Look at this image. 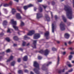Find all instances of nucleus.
I'll return each mask as SVG.
<instances>
[{
  "instance_id": "obj_64",
  "label": "nucleus",
  "mask_w": 74,
  "mask_h": 74,
  "mask_svg": "<svg viewBox=\"0 0 74 74\" xmlns=\"http://www.w3.org/2000/svg\"><path fill=\"white\" fill-rule=\"evenodd\" d=\"M72 63H74V61H72Z\"/></svg>"
},
{
  "instance_id": "obj_50",
  "label": "nucleus",
  "mask_w": 74,
  "mask_h": 74,
  "mask_svg": "<svg viewBox=\"0 0 74 74\" xmlns=\"http://www.w3.org/2000/svg\"><path fill=\"white\" fill-rule=\"evenodd\" d=\"M51 18H53V14H52V12H51Z\"/></svg>"
},
{
  "instance_id": "obj_15",
  "label": "nucleus",
  "mask_w": 74,
  "mask_h": 74,
  "mask_svg": "<svg viewBox=\"0 0 74 74\" xmlns=\"http://www.w3.org/2000/svg\"><path fill=\"white\" fill-rule=\"evenodd\" d=\"M22 7H16V9L18 11L21 12V14H22Z\"/></svg>"
},
{
  "instance_id": "obj_45",
  "label": "nucleus",
  "mask_w": 74,
  "mask_h": 74,
  "mask_svg": "<svg viewBox=\"0 0 74 74\" xmlns=\"http://www.w3.org/2000/svg\"><path fill=\"white\" fill-rule=\"evenodd\" d=\"M55 19H56V20L58 19V17L57 16L55 15Z\"/></svg>"
},
{
  "instance_id": "obj_42",
  "label": "nucleus",
  "mask_w": 74,
  "mask_h": 74,
  "mask_svg": "<svg viewBox=\"0 0 74 74\" xmlns=\"http://www.w3.org/2000/svg\"><path fill=\"white\" fill-rule=\"evenodd\" d=\"M24 72H25V73H29V71H28L27 69H25L24 70Z\"/></svg>"
},
{
  "instance_id": "obj_58",
  "label": "nucleus",
  "mask_w": 74,
  "mask_h": 74,
  "mask_svg": "<svg viewBox=\"0 0 74 74\" xmlns=\"http://www.w3.org/2000/svg\"><path fill=\"white\" fill-rule=\"evenodd\" d=\"M30 74H34V73H33V72L32 71H31L30 72Z\"/></svg>"
},
{
  "instance_id": "obj_14",
  "label": "nucleus",
  "mask_w": 74,
  "mask_h": 74,
  "mask_svg": "<svg viewBox=\"0 0 74 74\" xmlns=\"http://www.w3.org/2000/svg\"><path fill=\"white\" fill-rule=\"evenodd\" d=\"M12 2L10 1V2L9 3L4 4H3V7H8V6H9V5H12Z\"/></svg>"
},
{
  "instance_id": "obj_43",
  "label": "nucleus",
  "mask_w": 74,
  "mask_h": 74,
  "mask_svg": "<svg viewBox=\"0 0 74 74\" xmlns=\"http://www.w3.org/2000/svg\"><path fill=\"white\" fill-rule=\"evenodd\" d=\"M73 42H71L70 41H69L68 42V44H69L70 45V44H72Z\"/></svg>"
},
{
  "instance_id": "obj_62",
  "label": "nucleus",
  "mask_w": 74,
  "mask_h": 74,
  "mask_svg": "<svg viewBox=\"0 0 74 74\" xmlns=\"http://www.w3.org/2000/svg\"><path fill=\"white\" fill-rule=\"evenodd\" d=\"M65 45L66 46L67 45V43L66 42L65 43Z\"/></svg>"
},
{
  "instance_id": "obj_9",
  "label": "nucleus",
  "mask_w": 74,
  "mask_h": 74,
  "mask_svg": "<svg viewBox=\"0 0 74 74\" xmlns=\"http://www.w3.org/2000/svg\"><path fill=\"white\" fill-rule=\"evenodd\" d=\"M40 34H35V35L34 36V39H38L39 38H40Z\"/></svg>"
},
{
  "instance_id": "obj_56",
  "label": "nucleus",
  "mask_w": 74,
  "mask_h": 74,
  "mask_svg": "<svg viewBox=\"0 0 74 74\" xmlns=\"http://www.w3.org/2000/svg\"><path fill=\"white\" fill-rule=\"evenodd\" d=\"M70 54H74V52H71Z\"/></svg>"
},
{
  "instance_id": "obj_24",
  "label": "nucleus",
  "mask_w": 74,
  "mask_h": 74,
  "mask_svg": "<svg viewBox=\"0 0 74 74\" xmlns=\"http://www.w3.org/2000/svg\"><path fill=\"white\" fill-rule=\"evenodd\" d=\"M62 18L64 22H66V21H67V19L65 17H64V15L62 16Z\"/></svg>"
},
{
  "instance_id": "obj_25",
  "label": "nucleus",
  "mask_w": 74,
  "mask_h": 74,
  "mask_svg": "<svg viewBox=\"0 0 74 74\" xmlns=\"http://www.w3.org/2000/svg\"><path fill=\"white\" fill-rule=\"evenodd\" d=\"M13 39L14 40H15V41H18V40H19V38L16 36H14L13 37Z\"/></svg>"
},
{
  "instance_id": "obj_63",
  "label": "nucleus",
  "mask_w": 74,
  "mask_h": 74,
  "mask_svg": "<svg viewBox=\"0 0 74 74\" xmlns=\"http://www.w3.org/2000/svg\"><path fill=\"white\" fill-rule=\"evenodd\" d=\"M68 73H69V72H67L65 74H68Z\"/></svg>"
},
{
  "instance_id": "obj_60",
  "label": "nucleus",
  "mask_w": 74,
  "mask_h": 74,
  "mask_svg": "<svg viewBox=\"0 0 74 74\" xmlns=\"http://www.w3.org/2000/svg\"><path fill=\"white\" fill-rule=\"evenodd\" d=\"M30 44V43H28L27 45V46H28V45H29Z\"/></svg>"
},
{
  "instance_id": "obj_6",
  "label": "nucleus",
  "mask_w": 74,
  "mask_h": 74,
  "mask_svg": "<svg viewBox=\"0 0 74 74\" xmlns=\"http://www.w3.org/2000/svg\"><path fill=\"white\" fill-rule=\"evenodd\" d=\"M51 63H52V62H48L47 64H43L42 66V69L43 70H45V67H46V66H48L49 64H51Z\"/></svg>"
},
{
  "instance_id": "obj_39",
  "label": "nucleus",
  "mask_w": 74,
  "mask_h": 74,
  "mask_svg": "<svg viewBox=\"0 0 74 74\" xmlns=\"http://www.w3.org/2000/svg\"><path fill=\"white\" fill-rule=\"evenodd\" d=\"M21 59L20 58H19L18 59L17 62H21Z\"/></svg>"
},
{
  "instance_id": "obj_55",
  "label": "nucleus",
  "mask_w": 74,
  "mask_h": 74,
  "mask_svg": "<svg viewBox=\"0 0 74 74\" xmlns=\"http://www.w3.org/2000/svg\"><path fill=\"white\" fill-rule=\"evenodd\" d=\"M37 10V8H34V10L36 11Z\"/></svg>"
},
{
  "instance_id": "obj_18",
  "label": "nucleus",
  "mask_w": 74,
  "mask_h": 74,
  "mask_svg": "<svg viewBox=\"0 0 74 74\" xmlns=\"http://www.w3.org/2000/svg\"><path fill=\"white\" fill-rule=\"evenodd\" d=\"M55 22H54L52 24V32L53 33H54V30H55V29L54 27H55Z\"/></svg>"
},
{
  "instance_id": "obj_19",
  "label": "nucleus",
  "mask_w": 74,
  "mask_h": 74,
  "mask_svg": "<svg viewBox=\"0 0 74 74\" xmlns=\"http://www.w3.org/2000/svg\"><path fill=\"white\" fill-rule=\"evenodd\" d=\"M64 37L68 39L70 37V35L68 34V33H65V34Z\"/></svg>"
},
{
  "instance_id": "obj_27",
  "label": "nucleus",
  "mask_w": 74,
  "mask_h": 74,
  "mask_svg": "<svg viewBox=\"0 0 74 74\" xmlns=\"http://www.w3.org/2000/svg\"><path fill=\"white\" fill-rule=\"evenodd\" d=\"M24 40H27V39H30V37H28L27 36L25 35L24 36Z\"/></svg>"
},
{
  "instance_id": "obj_29",
  "label": "nucleus",
  "mask_w": 74,
  "mask_h": 74,
  "mask_svg": "<svg viewBox=\"0 0 74 74\" xmlns=\"http://www.w3.org/2000/svg\"><path fill=\"white\" fill-rule=\"evenodd\" d=\"M15 64V61H14L13 62H12L11 63V65L12 66H14V64Z\"/></svg>"
},
{
  "instance_id": "obj_2",
  "label": "nucleus",
  "mask_w": 74,
  "mask_h": 74,
  "mask_svg": "<svg viewBox=\"0 0 74 74\" xmlns=\"http://www.w3.org/2000/svg\"><path fill=\"white\" fill-rule=\"evenodd\" d=\"M34 66L36 68L34 69V71L35 72L36 74H40V72L39 71L40 70V68L39 67V64L37 62L35 61L34 62Z\"/></svg>"
},
{
  "instance_id": "obj_20",
  "label": "nucleus",
  "mask_w": 74,
  "mask_h": 74,
  "mask_svg": "<svg viewBox=\"0 0 74 74\" xmlns=\"http://www.w3.org/2000/svg\"><path fill=\"white\" fill-rule=\"evenodd\" d=\"M16 9L14 8H13L12 10V14H15V13L16 12Z\"/></svg>"
},
{
  "instance_id": "obj_61",
  "label": "nucleus",
  "mask_w": 74,
  "mask_h": 74,
  "mask_svg": "<svg viewBox=\"0 0 74 74\" xmlns=\"http://www.w3.org/2000/svg\"><path fill=\"white\" fill-rule=\"evenodd\" d=\"M57 43H58V44H59L60 42V41H57Z\"/></svg>"
},
{
  "instance_id": "obj_23",
  "label": "nucleus",
  "mask_w": 74,
  "mask_h": 74,
  "mask_svg": "<svg viewBox=\"0 0 74 74\" xmlns=\"http://www.w3.org/2000/svg\"><path fill=\"white\" fill-rule=\"evenodd\" d=\"M57 65H59V61L60 60V58H59V55L58 56V57L57 58Z\"/></svg>"
},
{
  "instance_id": "obj_32",
  "label": "nucleus",
  "mask_w": 74,
  "mask_h": 74,
  "mask_svg": "<svg viewBox=\"0 0 74 74\" xmlns=\"http://www.w3.org/2000/svg\"><path fill=\"white\" fill-rule=\"evenodd\" d=\"M21 26H24V24L23 23V22L22 21H21Z\"/></svg>"
},
{
  "instance_id": "obj_22",
  "label": "nucleus",
  "mask_w": 74,
  "mask_h": 74,
  "mask_svg": "<svg viewBox=\"0 0 74 74\" xmlns=\"http://www.w3.org/2000/svg\"><path fill=\"white\" fill-rule=\"evenodd\" d=\"M23 59L24 61H27V56H25L23 58Z\"/></svg>"
},
{
  "instance_id": "obj_4",
  "label": "nucleus",
  "mask_w": 74,
  "mask_h": 74,
  "mask_svg": "<svg viewBox=\"0 0 74 74\" xmlns=\"http://www.w3.org/2000/svg\"><path fill=\"white\" fill-rule=\"evenodd\" d=\"M38 52L40 53H44L45 55L47 56V55H48L49 54V51L48 49H46L45 51H44L42 49L39 51Z\"/></svg>"
},
{
  "instance_id": "obj_5",
  "label": "nucleus",
  "mask_w": 74,
  "mask_h": 74,
  "mask_svg": "<svg viewBox=\"0 0 74 74\" xmlns=\"http://www.w3.org/2000/svg\"><path fill=\"white\" fill-rule=\"evenodd\" d=\"M60 29L62 31L65 30V24L63 22H62L60 25Z\"/></svg>"
},
{
  "instance_id": "obj_53",
  "label": "nucleus",
  "mask_w": 74,
  "mask_h": 74,
  "mask_svg": "<svg viewBox=\"0 0 74 74\" xmlns=\"http://www.w3.org/2000/svg\"><path fill=\"white\" fill-rule=\"evenodd\" d=\"M17 45V44H14V47H16V46Z\"/></svg>"
},
{
  "instance_id": "obj_40",
  "label": "nucleus",
  "mask_w": 74,
  "mask_h": 74,
  "mask_svg": "<svg viewBox=\"0 0 74 74\" xmlns=\"http://www.w3.org/2000/svg\"><path fill=\"white\" fill-rule=\"evenodd\" d=\"M42 6L44 8V9H45L47 8V6H44L43 5H42Z\"/></svg>"
},
{
  "instance_id": "obj_11",
  "label": "nucleus",
  "mask_w": 74,
  "mask_h": 74,
  "mask_svg": "<svg viewBox=\"0 0 74 74\" xmlns=\"http://www.w3.org/2000/svg\"><path fill=\"white\" fill-rule=\"evenodd\" d=\"M35 31L34 30H32L30 31L27 34L28 36H32L33 34H34Z\"/></svg>"
},
{
  "instance_id": "obj_10",
  "label": "nucleus",
  "mask_w": 74,
  "mask_h": 74,
  "mask_svg": "<svg viewBox=\"0 0 74 74\" xmlns=\"http://www.w3.org/2000/svg\"><path fill=\"white\" fill-rule=\"evenodd\" d=\"M49 35V32L48 31H47L45 34V37H46V39L48 40L49 38V37H48Z\"/></svg>"
},
{
  "instance_id": "obj_38",
  "label": "nucleus",
  "mask_w": 74,
  "mask_h": 74,
  "mask_svg": "<svg viewBox=\"0 0 74 74\" xmlns=\"http://www.w3.org/2000/svg\"><path fill=\"white\" fill-rule=\"evenodd\" d=\"M38 58L39 60H41V59H42V57H41L40 56H39L38 57Z\"/></svg>"
},
{
  "instance_id": "obj_16",
  "label": "nucleus",
  "mask_w": 74,
  "mask_h": 74,
  "mask_svg": "<svg viewBox=\"0 0 74 74\" xmlns=\"http://www.w3.org/2000/svg\"><path fill=\"white\" fill-rule=\"evenodd\" d=\"M64 71H65V69H61L58 70V73L59 74H61V73H64Z\"/></svg>"
},
{
  "instance_id": "obj_12",
  "label": "nucleus",
  "mask_w": 74,
  "mask_h": 74,
  "mask_svg": "<svg viewBox=\"0 0 74 74\" xmlns=\"http://www.w3.org/2000/svg\"><path fill=\"white\" fill-rule=\"evenodd\" d=\"M42 17V14L41 13H37V19H39Z\"/></svg>"
},
{
  "instance_id": "obj_52",
  "label": "nucleus",
  "mask_w": 74,
  "mask_h": 74,
  "mask_svg": "<svg viewBox=\"0 0 74 74\" xmlns=\"http://www.w3.org/2000/svg\"><path fill=\"white\" fill-rule=\"evenodd\" d=\"M69 49H70L71 51H72V50H73V48H72V47H70L69 48Z\"/></svg>"
},
{
  "instance_id": "obj_59",
  "label": "nucleus",
  "mask_w": 74,
  "mask_h": 74,
  "mask_svg": "<svg viewBox=\"0 0 74 74\" xmlns=\"http://www.w3.org/2000/svg\"><path fill=\"white\" fill-rule=\"evenodd\" d=\"M15 1H16V2H18L19 0H14Z\"/></svg>"
},
{
  "instance_id": "obj_51",
  "label": "nucleus",
  "mask_w": 74,
  "mask_h": 74,
  "mask_svg": "<svg viewBox=\"0 0 74 74\" xmlns=\"http://www.w3.org/2000/svg\"><path fill=\"white\" fill-rule=\"evenodd\" d=\"M3 59V56H0V60H1Z\"/></svg>"
},
{
  "instance_id": "obj_35",
  "label": "nucleus",
  "mask_w": 74,
  "mask_h": 74,
  "mask_svg": "<svg viewBox=\"0 0 74 74\" xmlns=\"http://www.w3.org/2000/svg\"><path fill=\"white\" fill-rule=\"evenodd\" d=\"M73 58V56L71 55H70L69 56V60H71V58Z\"/></svg>"
},
{
  "instance_id": "obj_54",
  "label": "nucleus",
  "mask_w": 74,
  "mask_h": 74,
  "mask_svg": "<svg viewBox=\"0 0 74 74\" xmlns=\"http://www.w3.org/2000/svg\"><path fill=\"white\" fill-rule=\"evenodd\" d=\"M0 54H2V55H3V54H4V52H3L2 53H0Z\"/></svg>"
},
{
  "instance_id": "obj_28",
  "label": "nucleus",
  "mask_w": 74,
  "mask_h": 74,
  "mask_svg": "<svg viewBox=\"0 0 74 74\" xmlns=\"http://www.w3.org/2000/svg\"><path fill=\"white\" fill-rule=\"evenodd\" d=\"M39 11L41 12L42 11V8L41 7H40L38 8Z\"/></svg>"
},
{
  "instance_id": "obj_8",
  "label": "nucleus",
  "mask_w": 74,
  "mask_h": 74,
  "mask_svg": "<svg viewBox=\"0 0 74 74\" xmlns=\"http://www.w3.org/2000/svg\"><path fill=\"white\" fill-rule=\"evenodd\" d=\"M37 40H34L33 43V45L32 46V47L33 48H36V45L37 44Z\"/></svg>"
},
{
  "instance_id": "obj_7",
  "label": "nucleus",
  "mask_w": 74,
  "mask_h": 74,
  "mask_svg": "<svg viewBox=\"0 0 74 74\" xmlns=\"http://www.w3.org/2000/svg\"><path fill=\"white\" fill-rule=\"evenodd\" d=\"M33 5L32 4H30L28 6L27 5H25L23 7V8L24 10H26L27 8H29V7H33Z\"/></svg>"
},
{
  "instance_id": "obj_33",
  "label": "nucleus",
  "mask_w": 74,
  "mask_h": 74,
  "mask_svg": "<svg viewBox=\"0 0 74 74\" xmlns=\"http://www.w3.org/2000/svg\"><path fill=\"white\" fill-rule=\"evenodd\" d=\"M52 51H56L57 50V49H56L54 47L52 48Z\"/></svg>"
},
{
  "instance_id": "obj_34",
  "label": "nucleus",
  "mask_w": 74,
  "mask_h": 74,
  "mask_svg": "<svg viewBox=\"0 0 74 74\" xmlns=\"http://www.w3.org/2000/svg\"><path fill=\"white\" fill-rule=\"evenodd\" d=\"M26 43L25 42H23V43L22 46L23 47H24V46H25V45H26Z\"/></svg>"
},
{
  "instance_id": "obj_1",
  "label": "nucleus",
  "mask_w": 74,
  "mask_h": 74,
  "mask_svg": "<svg viewBox=\"0 0 74 74\" xmlns=\"http://www.w3.org/2000/svg\"><path fill=\"white\" fill-rule=\"evenodd\" d=\"M64 10L66 12V16L69 19H72L73 18V12L71 8L69 5H65Z\"/></svg>"
},
{
  "instance_id": "obj_46",
  "label": "nucleus",
  "mask_w": 74,
  "mask_h": 74,
  "mask_svg": "<svg viewBox=\"0 0 74 74\" xmlns=\"http://www.w3.org/2000/svg\"><path fill=\"white\" fill-rule=\"evenodd\" d=\"M3 35H4V33L3 32H1L0 34V36H3Z\"/></svg>"
},
{
  "instance_id": "obj_26",
  "label": "nucleus",
  "mask_w": 74,
  "mask_h": 74,
  "mask_svg": "<svg viewBox=\"0 0 74 74\" xmlns=\"http://www.w3.org/2000/svg\"><path fill=\"white\" fill-rule=\"evenodd\" d=\"M7 21H3V26H6L7 25Z\"/></svg>"
},
{
  "instance_id": "obj_21",
  "label": "nucleus",
  "mask_w": 74,
  "mask_h": 74,
  "mask_svg": "<svg viewBox=\"0 0 74 74\" xmlns=\"http://www.w3.org/2000/svg\"><path fill=\"white\" fill-rule=\"evenodd\" d=\"M13 59V56H10L9 59L8 60L6 61L7 62H10L11 60H12Z\"/></svg>"
},
{
  "instance_id": "obj_13",
  "label": "nucleus",
  "mask_w": 74,
  "mask_h": 74,
  "mask_svg": "<svg viewBox=\"0 0 74 74\" xmlns=\"http://www.w3.org/2000/svg\"><path fill=\"white\" fill-rule=\"evenodd\" d=\"M16 18L18 19H22V17L19 13H17L16 14Z\"/></svg>"
},
{
  "instance_id": "obj_37",
  "label": "nucleus",
  "mask_w": 74,
  "mask_h": 74,
  "mask_svg": "<svg viewBox=\"0 0 74 74\" xmlns=\"http://www.w3.org/2000/svg\"><path fill=\"white\" fill-rule=\"evenodd\" d=\"M18 50L19 51H22V52L23 51V49L22 48H20L18 49Z\"/></svg>"
},
{
  "instance_id": "obj_48",
  "label": "nucleus",
  "mask_w": 74,
  "mask_h": 74,
  "mask_svg": "<svg viewBox=\"0 0 74 74\" xmlns=\"http://www.w3.org/2000/svg\"><path fill=\"white\" fill-rule=\"evenodd\" d=\"M55 2L53 1L52 3V5H55Z\"/></svg>"
},
{
  "instance_id": "obj_3",
  "label": "nucleus",
  "mask_w": 74,
  "mask_h": 74,
  "mask_svg": "<svg viewBox=\"0 0 74 74\" xmlns=\"http://www.w3.org/2000/svg\"><path fill=\"white\" fill-rule=\"evenodd\" d=\"M11 22L13 26V27L15 30H19L18 27L16 26V21H14V19L11 20Z\"/></svg>"
},
{
  "instance_id": "obj_49",
  "label": "nucleus",
  "mask_w": 74,
  "mask_h": 74,
  "mask_svg": "<svg viewBox=\"0 0 74 74\" xmlns=\"http://www.w3.org/2000/svg\"><path fill=\"white\" fill-rule=\"evenodd\" d=\"M42 0H38V2H42Z\"/></svg>"
},
{
  "instance_id": "obj_41",
  "label": "nucleus",
  "mask_w": 74,
  "mask_h": 74,
  "mask_svg": "<svg viewBox=\"0 0 74 74\" xmlns=\"http://www.w3.org/2000/svg\"><path fill=\"white\" fill-rule=\"evenodd\" d=\"M6 52L7 53H8V52H10V49H7L6 51Z\"/></svg>"
},
{
  "instance_id": "obj_31",
  "label": "nucleus",
  "mask_w": 74,
  "mask_h": 74,
  "mask_svg": "<svg viewBox=\"0 0 74 74\" xmlns=\"http://www.w3.org/2000/svg\"><path fill=\"white\" fill-rule=\"evenodd\" d=\"M18 74H23V71L21 70H19L18 71Z\"/></svg>"
},
{
  "instance_id": "obj_57",
  "label": "nucleus",
  "mask_w": 74,
  "mask_h": 74,
  "mask_svg": "<svg viewBox=\"0 0 74 74\" xmlns=\"http://www.w3.org/2000/svg\"><path fill=\"white\" fill-rule=\"evenodd\" d=\"M63 55H65V54H66V52H64L63 53Z\"/></svg>"
},
{
  "instance_id": "obj_36",
  "label": "nucleus",
  "mask_w": 74,
  "mask_h": 74,
  "mask_svg": "<svg viewBox=\"0 0 74 74\" xmlns=\"http://www.w3.org/2000/svg\"><path fill=\"white\" fill-rule=\"evenodd\" d=\"M73 71V69H71L69 70V71H68V72L69 73H70L71 72H72Z\"/></svg>"
},
{
  "instance_id": "obj_47",
  "label": "nucleus",
  "mask_w": 74,
  "mask_h": 74,
  "mask_svg": "<svg viewBox=\"0 0 74 74\" xmlns=\"http://www.w3.org/2000/svg\"><path fill=\"white\" fill-rule=\"evenodd\" d=\"M68 66L69 67H72V66H71V65L70 64H68Z\"/></svg>"
},
{
  "instance_id": "obj_17",
  "label": "nucleus",
  "mask_w": 74,
  "mask_h": 74,
  "mask_svg": "<svg viewBox=\"0 0 74 74\" xmlns=\"http://www.w3.org/2000/svg\"><path fill=\"white\" fill-rule=\"evenodd\" d=\"M45 18L47 20V22H49L50 21V18L49 17L48 15L46 14L45 15Z\"/></svg>"
},
{
  "instance_id": "obj_44",
  "label": "nucleus",
  "mask_w": 74,
  "mask_h": 74,
  "mask_svg": "<svg viewBox=\"0 0 74 74\" xmlns=\"http://www.w3.org/2000/svg\"><path fill=\"white\" fill-rule=\"evenodd\" d=\"M7 32L8 33H10V28L8 29V30Z\"/></svg>"
},
{
  "instance_id": "obj_30",
  "label": "nucleus",
  "mask_w": 74,
  "mask_h": 74,
  "mask_svg": "<svg viewBox=\"0 0 74 74\" xmlns=\"http://www.w3.org/2000/svg\"><path fill=\"white\" fill-rule=\"evenodd\" d=\"M5 40H6L7 41H8V42H10V39L9 38H6Z\"/></svg>"
}]
</instances>
